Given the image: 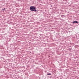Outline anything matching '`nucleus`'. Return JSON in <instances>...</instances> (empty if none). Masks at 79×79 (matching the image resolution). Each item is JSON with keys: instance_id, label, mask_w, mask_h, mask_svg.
I'll return each mask as SVG.
<instances>
[{"instance_id": "1", "label": "nucleus", "mask_w": 79, "mask_h": 79, "mask_svg": "<svg viewBox=\"0 0 79 79\" xmlns=\"http://www.w3.org/2000/svg\"><path fill=\"white\" fill-rule=\"evenodd\" d=\"M30 10L31 11H33L35 12L37 11V10H36V8L35 7H33L32 6L30 7Z\"/></svg>"}, {"instance_id": "2", "label": "nucleus", "mask_w": 79, "mask_h": 79, "mask_svg": "<svg viewBox=\"0 0 79 79\" xmlns=\"http://www.w3.org/2000/svg\"><path fill=\"white\" fill-rule=\"evenodd\" d=\"M73 24H74V23H79V22L77 21H75L74 22H73Z\"/></svg>"}, {"instance_id": "3", "label": "nucleus", "mask_w": 79, "mask_h": 79, "mask_svg": "<svg viewBox=\"0 0 79 79\" xmlns=\"http://www.w3.org/2000/svg\"><path fill=\"white\" fill-rule=\"evenodd\" d=\"M47 75H48V76H50L51 75V73H48L47 74Z\"/></svg>"}, {"instance_id": "4", "label": "nucleus", "mask_w": 79, "mask_h": 79, "mask_svg": "<svg viewBox=\"0 0 79 79\" xmlns=\"http://www.w3.org/2000/svg\"><path fill=\"white\" fill-rule=\"evenodd\" d=\"M2 10H5V8H4V9H2Z\"/></svg>"}]
</instances>
